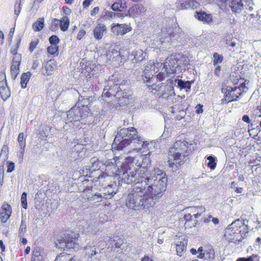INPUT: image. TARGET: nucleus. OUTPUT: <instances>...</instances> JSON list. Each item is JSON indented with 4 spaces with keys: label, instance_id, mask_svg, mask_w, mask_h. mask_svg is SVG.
Returning a JSON list of instances; mask_svg holds the SVG:
<instances>
[{
    "label": "nucleus",
    "instance_id": "41",
    "mask_svg": "<svg viewBox=\"0 0 261 261\" xmlns=\"http://www.w3.org/2000/svg\"><path fill=\"white\" fill-rule=\"evenodd\" d=\"M146 53H144L142 50H139L136 51L134 56V58L138 61H141L145 58Z\"/></svg>",
    "mask_w": 261,
    "mask_h": 261
},
{
    "label": "nucleus",
    "instance_id": "13",
    "mask_svg": "<svg viewBox=\"0 0 261 261\" xmlns=\"http://www.w3.org/2000/svg\"><path fill=\"white\" fill-rule=\"evenodd\" d=\"M178 61L179 59L176 55H171L166 59L163 66L166 73L173 74L176 72V68L179 66Z\"/></svg>",
    "mask_w": 261,
    "mask_h": 261
},
{
    "label": "nucleus",
    "instance_id": "47",
    "mask_svg": "<svg viewBox=\"0 0 261 261\" xmlns=\"http://www.w3.org/2000/svg\"><path fill=\"white\" fill-rule=\"evenodd\" d=\"M15 56L13 57L12 59V63L13 65H20V60H21V56L20 55H14Z\"/></svg>",
    "mask_w": 261,
    "mask_h": 261
},
{
    "label": "nucleus",
    "instance_id": "14",
    "mask_svg": "<svg viewBox=\"0 0 261 261\" xmlns=\"http://www.w3.org/2000/svg\"><path fill=\"white\" fill-rule=\"evenodd\" d=\"M91 192L92 191L90 189H86L83 191V194H86L87 199L90 202L96 203L102 201L103 199H108V197L105 196L106 195H102L98 192L92 193Z\"/></svg>",
    "mask_w": 261,
    "mask_h": 261
},
{
    "label": "nucleus",
    "instance_id": "15",
    "mask_svg": "<svg viewBox=\"0 0 261 261\" xmlns=\"http://www.w3.org/2000/svg\"><path fill=\"white\" fill-rule=\"evenodd\" d=\"M112 32L117 35L122 36L127 33L130 32L132 30V28L129 24L126 23H114L111 27Z\"/></svg>",
    "mask_w": 261,
    "mask_h": 261
},
{
    "label": "nucleus",
    "instance_id": "21",
    "mask_svg": "<svg viewBox=\"0 0 261 261\" xmlns=\"http://www.w3.org/2000/svg\"><path fill=\"white\" fill-rule=\"evenodd\" d=\"M56 66L54 60H50L47 62L46 65L42 68V72L43 74L47 76L51 75Z\"/></svg>",
    "mask_w": 261,
    "mask_h": 261
},
{
    "label": "nucleus",
    "instance_id": "63",
    "mask_svg": "<svg viewBox=\"0 0 261 261\" xmlns=\"http://www.w3.org/2000/svg\"><path fill=\"white\" fill-rule=\"evenodd\" d=\"M242 120L245 122H246L248 124H250L251 122V120L249 118V117L248 115H244L243 117H242Z\"/></svg>",
    "mask_w": 261,
    "mask_h": 261
},
{
    "label": "nucleus",
    "instance_id": "34",
    "mask_svg": "<svg viewBox=\"0 0 261 261\" xmlns=\"http://www.w3.org/2000/svg\"><path fill=\"white\" fill-rule=\"evenodd\" d=\"M260 257L257 254H253L247 257H239L236 261H260Z\"/></svg>",
    "mask_w": 261,
    "mask_h": 261
},
{
    "label": "nucleus",
    "instance_id": "18",
    "mask_svg": "<svg viewBox=\"0 0 261 261\" xmlns=\"http://www.w3.org/2000/svg\"><path fill=\"white\" fill-rule=\"evenodd\" d=\"M12 213V208L10 205L4 203L1 207L0 219L2 223H5L10 218Z\"/></svg>",
    "mask_w": 261,
    "mask_h": 261
},
{
    "label": "nucleus",
    "instance_id": "25",
    "mask_svg": "<svg viewBox=\"0 0 261 261\" xmlns=\"http://www.w3.org/2000/svg\"><path fill=\"white\" fill-rule=\"evenodd\" d=\"M116 188L117 185L116 184L109 185L103 189V192L102 194L106 195L105 196L108 197V199L110 198L113 194L116 193Z\"/></svg>",
    "mask_w": 261,
    "mask_h": 261
},
{
    "label": "nucleus",
    "instance_id": "9",
    "mask_svg": "<svg viewBox=\"0 0 261 261\" xmlns=\"http://www.w3.org/2000/svg\"><path fill=\"white\" fill-rule=\"evenodd\" d=\"M162 63H158L156 64L149 63L147 64L143 71V80L144 83L151 84L154 81V74L157 72L155 71V68L161 67Z\"/></svg>",
    "mask_w": 261,
    "mask_h": 261
},
{
    "label": "nucleus",
    "instance_id": "19",
    "mask_svg": "<svg viewBox=\"0 0 261 261\" xmlns=\"http://www.w3.org/2000/svg\"><path fill=\"white\" fill-rule=\"evenodd\" d=\"M190 213L185 215V219L186 221H193V225H195L198 222V208L197 207H190L187 209Z\"/></svg>",
    "mask_w": 261,
    "mask_h": 261
},
{
    "label": "nucleus",
    "instance_id": "28",
    "mask_svg": "<svg viewBox=\"0 0 261 261\" xmlns=\"http://www.w3.org/2000/svg\"><path fill=\"white\" fill-rule=\"evenodd\" d=\"M187 241L184 240L182 241H178L176 244V250L178 255L181 256L182 253L186 250Z\"/></svg>",
    "mask_w": 261,
    "mask_h": 261
},
{
    "label": "nucleus",
    "instance_id": "56",
    "mask_svg": "<svg viewBox=\"0 0 261 261\" xmlns=\"http://www.w3.org/2000/svg\"><path fill=\"white\" fill-rule=\"evenodd\" d=\"M230 90H231V87H223L221 89V91L224 95L228 94L230 92Z\"/></svg>",
    "mask_w": 261,
    "mask_h": 261
},
{
    "label": "nucleus",
    "instance_id": "23",
    "mask_svg": "<svg viewBox=\"0 0 261 261\" xmlns=\"http://www.w3.org/2000/svg\"><path fill=\"white\" fill-rule=\"evenodd\" d=\"M195 17L200 21L207 23H210L213 21V17L211 14H207L204 12H196Z\"/></svg>",
    "mask_w": 261,
    "mask_h": 261
},
{
    "label": "nucleus",
    "instance_id": "45",
    "mask_svg": "<svg viewBox=\"0 0 261 261\" xmlns=\"http://www.w3.org/2000/svg\"><path fill=\"white\" fill-rule=\"evenodd\" d=\"M34 259H35V260L39 261L42 259V256L41 255L40 252L37 250H34L33 252V255L31 260H34Z\"/></svg>",
    "mask_w": 261,
    "mask_h": 261
},
{
    "label": "nucleus",
    "instance_id": "32",
    "mask_svg": "<svg viewBox=\"0 0 261 261\" xmlns=\"http://www.w3.org/2000/svg\"><path fill=\"white\" fill-rule=\"evenodd\" d=\"M95 250L96 248L95 245H87L86 247H85V251L86 255H87V257L96 255V254L98 253Z\"/></svg>",
    "mask_w": 261,
    "mask_h": 261
},
{
    "label": "nucleus",
    "instance_id": "10",
    "mask_svg": "<svg viewBox=\"0 0 261 261\" xmlns=\"http://www.w3.org/2000/svg\"><path fill=\"white\" fill-rule=\"evenodd\" d=\"M191 85V82L188 81L185 82L181 80L175 79L174 80H169L167 86L171 88L169 91L170 94L171 95H175V93L174 91L173 85L179 88L180 90L185 89L186 92H188L190 91Z\"/></svg>",
    "mask_w": 261,
    "mask_h": 261
},
{
    "label": "nucleus",
    "instance_id": "48",
    "mask_svg": "<svg viewBox=\"0 0 261 261\" xmlns=\"http://www.w3.org/2000/svg\"><path fill=\"white\" fill-rule=\"evenodd\" d=\"M20 43V39H19V40L17 42V44L11 47L10 51L13 55H18L17 54V48L19 47Z\"/></svg>",
    "mask_w": 261,
    "mask_h": 261
},
{
    "label": "nucleus",
    "instance_id": "24",
    "mask_svg": "<svg viewBox=\"0 0 261 261\" xmlns=\"http://www.w3.org/2000/svg\"><path fill=\"white\" fill-rule=\"evenodd\" d=\"M54 21V22L56 21L58 22H59L60 28L61 30L63 32L66 31L68 29L69 25V18L67 16H63L60 20L55 19Z\"/></svg>",
    "mask_w": 261,
    "mask_h": 261
},
{
    "label": "nucleus",
    "instance_id": "39",
    "mask_svg": "<svg viewBox=\"0 0 261 261\" xmlns=\"http://www.w3.org/2000/svg\"><path fill=\"white\" fill-rule=\"evenodd\" d=\"M19 66L12 64L11 66V76L13 80H15L19 72Z\"/></svg>",
    "mask_w": 261,
    "mask_h": 261
},
{
    "label": "nucleus",
    "instance_id": "62",
    "mask_svg": "<svg viewBox=\"0 0 261 261\" xmlns=\"http://www.w3.org/2000/svg\"><path fill=\"white\" fill-rule=\"evenodd\" d=\"M196 112L197 114H200L203 112V109H202V105H201L200 104L197 105L196 106Z\"/></svg>",
    "mask_w": 261,
    "mask_h": 261
},
{
    "label": "nucleus",
    "instance_id": "59",
    "mask_svg": "<svg viewBox=\"0 0 261 261\" xmlns=\"http://www.w3.org/2000/svg\"><path fill=\"white\" fill-rule=\"evenodd\" d=\"M103 164L107 168L111 167H113L114 168H115V165L110 160L106 161Z\"/></svg>",
    "mask_w": 261,
    "mask_h": 261
},
{
    "label": "nucleus",
    "instance_id": "49",
    "mask_svg": "<svg viewBox=\"0 0 261 261\" xmlns=\"http://www.w3.org/2000/svg\"><path fill=\"white\" fill-rule=\"evenodd\" d=\"M26 228H27V226H26V224H25V221L24 220H22L21 224H20V226L19 229V234H20L21 233H23V232H24L26 230Z\"/></svg>",
    "mask_w": 261,
    "mask_h": 261
},
{
    "label": "nucleus",
    "instance_id": "44",
    "mask_svg": "<svg viewBox=\"0 0 261 261\" xmlns=\"http://www.w3.org/2000/svg\"><path fill=\"white\" fill-rule=\"evenodd\" d=\"M17 140L20 147H25V141L24 139V134L23 133L19 134Z\"/></svg>",
    "mask_w": 261,
    "mask_h": 261
},
{
    "label": "nucleus",
    "instance_id": "22",
    "mask_svg": "<svg viewBox=\"0 0 261 261\" xmlns=\"http://www.w3.org/2000/svg\"><path fill=\"white\" fill-rule=\"evenodd\" d=\"M229 7L233 12L240 13L244 9V5L242 0H232Z\"/></svg>",
    "mask_w": 261,
    "mask_h": 261
},
{
    "label": "nucleus",
    "instance_id": "1",
    "mask_svg": "<svg viewBox=\"0 0 261 261\" xmlns=\"http://www.w3.org/2000/svg\"><path fill=\"white\" fill-rule=\"evenodd\" d=\"M150 165L151 161L148 154L141 156L138 160L131 156L126 158L121 165L119 171L122 173L121 186L122 182L130 184L141 180V172H151V170L148 169Z\"/></svg>",
    "mask_w": 261,
    "mask_h": 261
},
{
    "label": "nucleus",
    "instance_id": "11",
    "mask_svg": "<svg viewBox=\"0 0 261 261\" xmlns=\"http://www.w3.org/2000/svg\"><path fill=\"white\" fill-rule=\"evenodd\" d=\"M80 102H78L76 105L71 108L67 112V123H72L76 127L79 126V118L77 114H81L83 111L79 108Z\"/></svg>",
    "mask_w": 261,
    "mask_h": 261
},
{
    "label": "nucleus",
    "instance_id": "38",
    "mask_svg": "<svg viewBox=\"0 0 261 261\" xmlns=\"http://www.w3.org/2000/svg\"><path fill=\"white\" fill-rule=\"evenodd\" d=\"M0 94L3 99H6L10 96V91L7 86L4 88L0 89Z\"/></svg>",
    "mask_w": 261,
    "mask_h": 261
},
{
    "label": "nucleus",
    "instance_id": "31",
    "mask_svg": "<svg viewBox=\"0 0 261 261\" xmlns=\"http://www.w3.org/2000/svg\"><path fill=\"white\" fill-rule=\"evenodd\" d=\"M32 74L30 72L23 73L21 76L20 84L22 88H25Z\"/></svg>",
    "mask_w": 261,
    "mask_h": 261
},
{
    "label": "nucleus",
    "instance_id": "7",
    "mask_svg": "<svg viewBox=\"0 0 261 261\" xmlns=\"http://www.w3.org/2000/svg\"><path fill=\"white\" fill-rule=\"evenodd\" d=\"M248 226L245 224V220L238 219L230 224L225 229L224 236L230 242L240 243L247 236Z\"/></svg>",
    "mask_w": 261,
    "mask_h": 261
},
{
    "label": "nucleus",
    "instance_id": "4",
    "mask_svg": "<svg viewBox=\"0 0 261 261\" xmlns=\"http://www.w3.org/2000/svg\"><path fill=\"white\" fill-rule=\"evenodd\" d=\"M130 143H133L137 148L141 147L148 148V146L152 143L144 141L143 137L138 135L137 129L133 127L123 128L118 132L112 146L118 150H122Z\"/></svg>",
    "mask_w": 261,
    "mask_h": 261
},
{
    "label": "nucleus",
    "instance_id": "8",
    "mask_svg": "<svg viewBox=\"0 0 261 261\" xmlns=\"http://www.w3.org/2000/svg\"><path fill=\"white\" fill-rule=\"evenodd\" d=\"M77 238V234H64L63 236H60L58 237L55 244L57 248L60 249H79Z\"/></svg>",
    "mask_w": 261,
    "mask_h": 261
},
{
    "label": "nucleus",
    "instance_id": "26",
    "mask_svg": "<svg viewBox=\"0 0 261 261\" xmlns=\"http://www.w3.org/2000/svg\"><path fill=\"white\" fill-rule=\"evenodd\" d=\"M205 253V260L211 261L214 259L215 257V252L213 247L211 246H208L205 248L204 250Z\"/></svg>",
    "mask_w": 261,
    "mask_h": 261
},
{
    "label": "nucleus",
    "instance_id": "40",
    "mask_svg": "<svg viewBox=\"0 0 261 261\" xmlns=\"http://www.w3.org/2000/svg\"><path fill=\"white\" fill-rule=\"evenodd\" d=\"M213 64L214 65H217L220 63H221L223 59V57L221 55H219L217 53H215L213 54Z\"/></svg>",
    "mask_w": 261,
    "mask_h": 261
},
{
    "label": "nucleus",
    "instance_id": "50",
    "mask_svg": "<svg viewBox=\"0 0 261 261\" xmlns=\"http://www.w3.org/2000/svg\"><path fill=\"white\" fill-rule=\"evenodd\" d=\"M38 42H39L38 40H36L35 41H32L30 43V46H29V50L30 51V52L32 53L34 49L36 48V47L38 45Z\"/></svg>",
    "mask_w": 261,
    "mask_h": 261
},
{
    "label": "nucleus",
    "instance_id": "17",
    "mask_svg": "<svg viewBox=\"0 0 261 261\" xmlns=\"http://www.w3.org/2000/svg\"><path fill=\"white\" fill-rule=\"evenodd\" d=\"M147 8L141 4L136 5L130 8L128 11L129 16L138 17L145 14Z\"/></svg>",
    "mask_w": 261,
    "mask_h": 261
},
{
    "label": "nucleus",
    "instance_id": "35",
    "mask_svg": "<svg viewBox=\"0 0 261 261\" xmlns=\"http://www.w3.org/2000/svg\"><path fill=\"white\" fill-rule=\"evenodd\" d=\"M206 159L208 161V163L207 164V167L211 170H214L217 165L216 158L215 156L211 155L208 156Z\"/></svg>",
    "mask_w": 261,
    "mask_h": 261
},
{
    "label": "nucleus",
    "instance_id": "36",
    "mask_svg": "<svg viewBox=\"0 0 261 261\" xmlns=\"http://www.w3.org/2000/svg\"><path fill=\"white\" fill-rule=\"evenodd\" d=\"M90 163L91 164V170L93 171H95L96 170H98L100 169V162L98 161V159L95 157L92 158L90 160Z\"/></svg>",
    "mask_w": 261,
    "mask_h": 261
},
{
    "label": "nucleus",
    "instance_id": "37",
    "mask_svg": "<svg viewBox=\"0 0 261 261\" xmlns=\"http://www.w3.org/2000/svg\"><path fill=\"white\" fill-rule=\"evenodd\" d=\"M109 55L111 57H112V59H115V61H119V59H120V62H122V61L121 60L123 58H122V57H124L123 55H121L120 51H118L116 49H113L111 53L109 54Z\"/></svg>",
    "mask_w": 261,
    "mask_h": 261
},
{
    "label": "nucleus",
    "instance_id": "33",
    "mask_svg": "<svg viewBox=\"0 0 261 261\" xmlns=\"http://www.w3.org/2000/svg\"><path fill=\"white\" fill-rule=\"evenodd\" d=\"M44 27V18H39L37 21L33 24V29L34 31H40Z\"/></svg>",
    "mask_w": 261,
    "mask_h": 261
},
{
    "label": "nucleus",
    "instance_id": "60",
    "mask_svg": "<svg viewBox=\"0 0 261 261\" xmlns=\"http://www.w3.org/2000/svg\"><path fill=\"white\" fill-rule=\"evenodd\" d=\"M185 115V112L184 111H181L179 112V114L177 115L176 116V119L178 120H181Z\"/></svg>",
    "mask_w": 261,
    "mask_h": 261
},
{
    "label": "nucleus",
    "instance_id": "64",
    "mask_svg": "<svg viewBox=\"0 0 261 261\" xmlns=\"http://www.w3.org/2000/svg\"><path fill=\"white\" fill-rule=\"evenodd\" d=\"M232 99H229V97H226V95H224V98L221 99V103H228L232 101Z\"/></svg>",
    "mask_w": 261,
    "mask_h": 261
},
{
    "label": "nucleus",
    "instance_id": "46",
    "mask_svg": "<svg viewBox=\"0 0 261 261\" xmlns=\"http://www.w3.org/2000/svg\"><path fill=\"white\" fill-rule=\"evenodd\" d=\"M49 41L51 45H57L60 42V39L57 36L52 35L49 37Z\"/></svg>",
    "mask_w": 261,
    "mask_h": 261
},
{
    "label": "nucleus",
    "instance_id": "52",
    "mask_svg": "<svg viewBox=\"0 0 261 261\" xmlns=\"http://www.w3.org/2000/svg\"><path fill=\"white\" fill-rule=\"evenodd\" d=\"M116 17L117 18H120V17H124L125 16H129V14L128 13V12H126V11L121 12H116Z\"/></svg>",
    "mask_w": 261,
    "mask_h": 261
},
{
    "label": "nucleus",
    "instance_id": "42",
    "mask_svg": "<svg viewBox=\"0 0 261 261\" xmlns=\"http://www.w3.org/2000/svg\"><path fill=\"white\" fill-rule=\"evenodd\" d=\"M171 73H166V71H165V68L164 66L162 68L161 71L160 72L156 75V77H154V79L156 78V80L159 81H162L164 80L165 77L167 76L168 74H170Z\"/></svg>",
    "mask_w": 261,
    "mask_h": 261
},
{
    "label": "nucleus",
    "instance_id": "58",
    "mask_svg": "<svg viewBox=\"0 0 261 261\" xmlns=\"http://www.w3.org/2000/svg\"><path fill=\"white\" fill-rule=\"evenodd\" d=\"M14 169V163L13 162L10 163L7 167V172H12Z\"/></svg>",
    "mask_w": 261,
    "mask_h": 261
},
{
    "label": "nucleus",
    "instance_id": "12",
    "mask_svg": "<svg viewBox=\"0 0 261 261\" xmlns=\"http://www.w3.org/2000/svg\"><path fill=\"white\" fill-rule=\"evenodd\" d=\"M86 102H84L83 104L80 102L79 108L81 110H82V113L81 114H77V117L79 118V123L82 124H91L92 121L93 115L91 112L89 107L86 105Z\"/></svg>",
    "mask_w": 261,
    "mask_h": 261
},
{
    "label": "nucleus",
    "instance_id": "6",
    "mask_svg": "<svg viewBox=\"0 0 261 261\" xmlns=\"http://www.w3.org/2000/svg\"><path fill=\"white\" fill-rule=\"evenodd\" d=\"M188 146H191L186 141H177L169 150L170 153L168 161L169 166L174 171L178 169V166L183 164L184 159L189 154L191 149Z\"/></svg>",
    "mask_w": 261,
    "mask_h": 261
},
{
    "label": "nucleus",
    "instance_id": "57",
    "mask_svg": "<svg viewBox=\"0 0 261 261\" xmlns=\"http://www.w3.org/2000/svg\"><path fill=\"white\" fill-rule=\"evenodd\" d=\"M86 31L84 30H81L77 35V39L79 40H80L85 35Z\"/></svg>",
    "mask_w": 261,
    "mask_h": 261
},
{
    "label": "nucleus",
    "instance_id": "30",
    "mask_svg": "<svg viewBox=\"0 0 261 261\" xmlns=\"http://www.w3.org/2000/svg\"><path fill=\"white\" fill-rule=\"evenodd\" d=\"M112 10L114 11H118L123 12L126 11V6L125 4H122V2L114 3L111 6Z\"/></svg>",
    "mask_w": 261,
    "mask_h": 261
},
{
    "label": "nucleus",
    "instance_id": "55",
    "mask_svg": "<svg viewBox=\"0 0 261 261\" xmlns=\"http://www.w3.org/2000/svg\"><path fill=\"white\" fill-rule=\"evenodd\" d=\"M43 129L44 136L47 137L48 136V133H47V132L48 130H51L52 129V128L48 125H44L43 127Z\"/></svg>",
    "mask_w": 261,
    "mask_h": 261
},
{
    "label": "nucleus",
    "instance_id": "29",
    "mask_svg": "<svg viewBox=\"0 0 261 261\" xmlns=\"http://www.w3.org/2000/svg\"><path fill=\"white\" fill-rule=\"evenodd\" d=\"M59 261H77V257L70 254L62 252L58 255Z\"/></svg>",
    "mask_w": 261,
    "mask_h": 261
},
{
    "label": "nucleus",
    "instance_id": "5",
    "mask_svg": "<svg viewBox=\"0 0 261 261\" xmlns=\"http://www.w3.org/2000/svg\"><path fill=\"white\" fill-rule=\"evenodd\" d=\"M105 95L108 97L114 95L118 99V103L120 106H127L132 99V91L129 88L125 89L124 85H120L114 75L109 78L103 89Z\"/></svg>",
    "mask_w": 261,
    "mask_h": 261
},
{
    "label": "nucleus",
    "instance_id": "54",
    "mask_svg": "<svg viewBox=\"0 0 261 261\" xmlns=\"http://www.w3.org/2000/svg\"><path fill=\"white\" fill-rule=\"evenodd\" d=\"M246 3L247 5V6L248 7V10L250 11H252L254 10L253 7V6L254 5L253 0H247L246 1Z\"/></svg>",
    "mask_w": 261,
    "mask_h": 261
},
{
    "label": "nucleus",
    "instance_id": "53",
    "mask_svg": "<svg viewBox=\"0 0 261 261\" xmlns=\"http://www.w3.org/2000/svg\"><path fill=\"white\" fill-rule=\"evenodd\" d=\"M16 4L15 5L14 13L17 17L21 11V8L20 7V3L18 4V6H16Z\"/></svg>",
    "mask_w": 261,
    "mask_h": 261
},
{
    "label": "nucleus",
    "instance_id": "51",
    "mask_svg": "<svg viewBox=\"0 0 261 261\" xmlns=\"http://www.w3.org/2000/svg\"><path fill=\"white\" fill-rule=\"evenodd\" d=\"M99 253H97L96 255L94 256L88 257V261H99Z\"/></svg>",
    "mask_w": 261,
    "mask_h": 261
},
{
    "label": "nucleus",
    "instance_id": "61",
    "mask_svg": "<svg viewBox=\"0 0 261 261\" xmlns=\"http://www.w3.org/2000/svg\"><path fill=\"white\" fill-rule=\"evenodd\" d=\"M94 0H84V1L83 3V8L85 9L87 8L90 5L91 3Z\"/></svg>",
    "mask_w": 261,
    "mask_h": 261
},
{
    "label": "nucleus",
    "instance_id": "3",
    "mask_svg": "<svg viewBox=\"0 0 261 261\" xmlns=\"http://www.w3.org/2000/svg\"><path fill=\"white\" fill-rule=\"evenodd\" d=\"M136 182V186L129 189L125 198L126 205L134 210L147 209L154 205V202L149 198L145 190V187L139 181Z\"/></svg>",
    "mask_w": 261,
    "mask_h": 261
},
{
    "label": "nucleus",
    "instance_id": "16",
    "mask_svg": "<svg viewBox=\"0 0 261 261\" xmlns=\"http://www.w3.org/2000/svg\"><path fill=\"white\" fill-rule=\"evenodd\" d=\"M176 7L180 9H196L199 8L200 4L195 0H178L176 3Z\"/></svg>",
    "mask_w": 261,
    "mask_h": 261
},
{
    "label": "nucleus",
    "instance_id": "27",
    "mask_svg": "<svg viewBox=\"0 0 261 261\" xmlns=\"http://www.w3.org/2000/svg\"><path fill=\"white\" fill-rule=\"evenodd\" d=\"M240 91L241 90L237 87H231V90H230V92L226 95V96L228 97L229 99H232V101H237L240 95L242 94V93L240 92Z\"/></svg>",
    "mask_w": 261,
    "mask_h": 261
},
{
    "label": "nucleus",
    "instance_id": "20",
    "mask_svg": "<svg viewBox=\"0 0 261 261\" xmlns=\"http://www.w3.org/2000/svg\"><path fill=\"white\" fill-rule=\"evenodd\" d=\"M107 31L106 26L103 23H98L93 29V36L97 40H99Z\"/></svg>",
    "mask_w": 261,
    "mask_h": 261
},
{
    "label": "nucleus",
    "instance_id": "2",
    "mask_svg": "<svg viewBox=\"0 0 261 261\" xmlns=\"http://www.w3.org/2000/svg\"><path fill=\"white\" fill-rule=\"evenodd\" d=\"M141 183L145 187V190L154 204L166 190L167 176L166 173L158 168L150 172H141Z\"/></svg>",
    "mask_w": 261,
    "mask_h": 261
},
{
    "label": "nucleus",
    "instance_id": "43",
    "mask_svg": "<svg viewBox=\"0 0 261 261\" xmlns=\"http://www.w3.org/2000/svg\"><path fill=\"white\" fill-rule=\"evenodd\" d=\"M59 47L57 45H51L47 48V52L50 55L58 54Z\"/></svg>",
    "mask_w": 261,
    "mask_h": 261
}]
</instances>
